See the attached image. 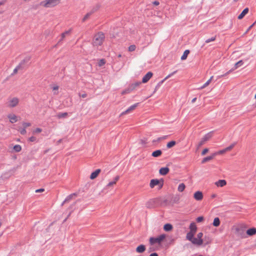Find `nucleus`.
<instances>
[{"label":"nucleus","mask_w":256,"mask_h":256,"mask_svg":"<svg viewBox=\"0 0 256 256\" xmlns=\"http://www.w3.org/2000/svg\"><path fill=\"white\" fill-rule=\"evenodd\" d=\"M254 23L253 24H252L251 26H250V28H248V30H249L250 28H252V27L253 26V25H254Z\"/></svg>","instance_id":"bf43d9fd"},{"label":"nucleus","mask_w":256,"mask_h":256,"mask_svg":"<svg viewBox=\"0 0 256 256\" xmlns=\"http://www.w3.org/2000/svg\"><path fill=\"white\" fill-rule=\"evenodd\" d=\"M100 171L101 170L100 169L96 170L94 172H92L90 176V178L91 180H94V178H96L98 176V175L100 174Z\"/></svg>","instance_id":"f3484780"},{"label":"nucleus","mask_w":256,"mask_h":256,"mask_svg":"<svg viewBox=\"0 0 256 256\" xmlns=\"http://www.w3.org/2000/svg\"><path fill=\"white\" fill-rule=\"evenodd\" d=\"M67 116H68V113L67 112L60 113V114H59L58 115V117L59 118H65V117H66Z\"/></svg>","instance_id":"ea45409f"},{"label":"nucleus","mask_w":256,"mask_h":256,"mask_svg":"<svg viewBox=\"0 0 256 256\" xmlns=\"http://www.w3.org/2000/svg\"><path fill=\"white\" fill-rule=\"evenodd\" d=\"M28 140L30 142H33L36 141V137L32 136L30 137L29 138Z\"/></svg>","instance_id":"3c124183"},{"label":"nucleus","mask_w":256,"mask_h":256,"mask_svg":"<svg viewBox=\"0 0 256 256\" xmlns=\"http://www.w3.org/2000/svg\"><path fill=\"white\" fill-rule=\"evenodd\" d=\"M120 179V176H116L112 181L109 182L107 185L106 186V188H110V187H112L114 186H115L117 182H118V180H119Z\"/></svg>","instance_id":"f8f14e48"},{"label":"nucleus","mask_w":256,"mask_h":256,"mask_svg":"<svg viewBox=\"0 0 256 256\" xmlns=\"http://www.w3.org/2000/svg\"><path fill=\"white\" fill-rule=\"evenodd\" d=\"M228 152L227 150H226V148L223 149V150H220L219 151H218V152H216L214 154H215V156L216 155V154H218V155H222V154H225L226 152Z\"/></svg>","instance_id":"473e14b6"},{"label":"nucleus","mask_w":256,"mask_h":256,"mask_svg":"<svg viewBox=\"0 0 256 256\" xmlns=\"http://www.w3.org/2000/svg\"><path fill=\"white\" fill-rule=\"evenodd\" d=\"M54 94H58V92H54Z\"/></svg>","instance_id":"338daca9"},{"label":"nucleus","mask_w":256,"mask_h":256,"mask_svg":"<svg viewBox=\"0 0 256 256\" xmlns=\"http://www.w3.org/2000/svg\"><path fill=\"white\" fill-rule=\"evenodd\" d=\"M166 238V234H162L156 238L152 237L150 238V243L153 245L155 244H160Z\"/></svg>","instance_id":"0eeeda50"},{"label":"nucleus","mask_w":256,"mask_h":256,"mask_svg":"<svg viewBox=\"0 0 256 256\" xmlns=\"http://www.w3.org/2000/svg\"><path fill=\"white\" fill-rule=\"evenodd\" d=\"M189 228L190 230L186 235V239L187 240H190L192 237L194 236L197 230L196 226L194 222H192L190 224Z\"/></svg>","instance_id":"39448f33"},{"label":"nucleus","mask_w":256,"mask_h":256,"mask_svg":"<svg viewBox=\"0 0 256 256\" xmlns=\"http://www.w3.org/2000/svg\"><path fill=\"white\" fill-rule=\"evenodd\" d=\"M216 40V36H214V37H212L210 38H208V39H207L206 40V43H209L211 42H213V41H214Z\"/></svg>","instance_id":"37998d69"},{"label":"nucleus","mask_w":256,"mask_h":256,"mask_svg":"<svg viewBox=\"0 0 256 256\" xmlns=\"http://www.w3.org/2000/svg\"><path fill=\"white\" fill-rule=\"evenodd\" d=\"M20 103V99L18 97L9 98L6 102V106L8 108H12L17 106Z\"/></svg>","instance_id":"20e7f679"},{"label":"nucleus","mask_w":256,"mask_h":256,"mask_svg":"<svg viewBox=\"0 0 256 256\" xmlns=\"http://www.w3.org/2000/svg\"><path fill=\"white\" fill-rule=\"evenodd\" d=\"M44 188L38 189V190H36V193L42 192H44Z\"/></svg>","instance_id":"603ef678"},{"label":"nucleus","mask_w":256,"mask_h":256,"mask_svg":"<svg viewBox=\"0 0 256 256\" xmlns=\"http://www.w3.org/2000/svg\"><path fill=\"white\" fill-rule=\"evenodd\" d=\"M176 144V142L174 140H172L168 142L166 144V147L167 148H170L173 146H174Z\"/></svg>","instance_id":"7c9ffc66"},{"label":"nucleus","mask_w":256,"mask_h":256,"mask_svg":"<svg viewBox=\"0 0 256 256\" xmlns=\"http://www.w3.org/2000/svg\"><path fill=\"white\" fill-rule=\"evenodd\" d=\"M254 98H255V99H256V94L254 96Z\"/></svg>","instance_id":"0e129e2a"},{"label":"nucleus","mask_w":256,"mask_h":256,"mask_svg":"<svg viewBox=\"0 0 256 256\" xmlns=\"http://www.w3.org/2000/svg\"><path fill=\"white\" fill-rule=\"evenodd\" d=\"M86 96H87V94L86 93L80 94V96L82 97V98H85L86 97Z\"/></svg>","instance_id":"864d4df0"},{"label":"nucleus","mask_w":256,"mask_h":256,"mask_svg":"<svg viewBox=\"0 0 256 256\" xmlns=\"http://www.w3.org/2000/svg\"><path fill=\"white\" fill-rule=\"evenodd\" d=\"M214 156H215V154H213L212 156L206 157L204 158H203V160L202 161V164H204L208 161H210L211 160H212L214 158Z\"/></svg>","instance_id":"a878e982"},{"label":"nucleus","mask_w":256,"mask_h":256,"mask_svg":"<svg viewBox=\"0 0 256 256\" xmlns=\"http://www.w3.org/2000/svg\"><path fill=\"white\" fill-rule=\"evenodd\" d=\"M174 72H173L172 74H168V76H166L164 78V79L162 80V81L160 82V84L163 83V82H164L165 80H166L167 78H170V77L171 76H172V75Z\"/></svg>","instance_id":"8fccbe9b"},{"label":"nucleus","mask_w":256,"mask_h":256,"mask_svg":"<svg viewBox=\"0 0 256 256\" xmlns=\"http://www.w3.org/2000/svg\"><path fill=\"white\" fill-rule=\"evenodd\" d=\"M136 48V46L135 45H134V44L130 45L128 47V51L133 52V51L135 50Z\"/></svg>","instance_id":"4c0bfd02"},{"label":"nucleus","mask_w":256,"mask_h":256,"mask_svg":"<svg viewBox=\"0 0 256 256\" xmlns=\"http://www.w3.org/2000/svg\"><path fill=\"white\" fill-rule=\"evenodd\" d=\"M122 56V55L120 54H118V58H120Z\"/></svg>","instance_id":"052dcab7"},{"label":"nucleus","mask_w":256,"mask_h":256,"mask_svg":"<svg viewBox=\"0 0 256 256\" xmlns=\"http://www.w3.org/2000/svg\"><path fill=\"white\" fill-rule=\"evenodd\" d=\"M134 90L131 84H130L127 88H126L125 90H123L121 92L122 95H124L128 94H130L132 92L134 91Z\"/></svg>","instance_id":"2eb2a0df"},{"label":"nucleus","mask_w":256,"mask_h":256,"mask_svg":"<svg viewBox=\"0 0 256 256\" xmlns=\"http://www.w3.org/2000/svg\"><path fill=\"white\" fill-rule=\"evenodd\" d=\"M21 68V66L20 65L18 66L14 70V74L16 73Z\"/></svg>","instance_id":"a18cd8bd"},{"label":"nucleus","mask_w":256,"mask_h":256,"mask_svg":"<svg viewBox=\"0 0 256 256\" xmlns=\"http://www.w3.org/2000/svg\"><path fill=\"white\" fill-rule=\"evenodd\" d=\"M59 88V86L57 85H54L52 87V90L53 91H58Z\"/></svg>","instance_id":"49530a36"},{"label":"nucleus","mask_w":256,"mask_h":256,"mask_svg":"<svg viewBox=\"0 0 256 256\" xmlns=\"http://www.w3.org/2000/svg\"><path fill=\"white\" fill-rule=\"evenodd\" d=\"M196 98H194L192 100V103L194 102H196Z\"/></svg>","instance_id":"4d7b16f0"},{"label":"nucleus","mask_w":256,"mask_h":256,"mask_svg":"<svg viewBox=\"0 0 256 256\" xmlns=\"http://www.w3.org/2000/svg\"><path fill=\"white\" fill-rule=\"evenodd\" d=\"M202 256V255H200V256Z\"/></svg>","instance_id":"774afa93"},{"label":"nucleus","mask_w":256,"mask_h":256,"mask_svg":"<svg viewBox=\"0 0 256 256\" xmlns=\"http://www.w3.org/2000/svg\"><path fill=\"white\" fill-rule=\"evenodd\" d=\"M173 228V226L172 224H166L164 226V230L166 232H170L171 231Z\"/></svg>","instance_id":"5701e85b"},{"label":"nucleus","mask_w":256,"mask_h":256,"mask_svg":"<svg viewBox=\"0 0 256 256\" xmlns=\"http://www.w3.org/2000/svg\"><path fill=\"white\" fill-rule=\"evenodd\" d=\"M212 136V132H210L206 134L196 144L197 149H199L202 145L205 144Z\"/></svg>","instance_id":"423d86ee"},{"label":"nucleus","mask_w":256,"mask_h":256,"mask_svg":"<svg viewBox=\"0 0 256 256\" xmlns=\"http://www.w3.org/2000/svg\"><path fill=\"white\" fill-rule=\"evenodd\" d=\"M242 64H243V62H242V60H240L238 61V62H237L235 64L234 68L232 69L231 70H229L225 74H224L222 76H226V75L228 74H230L232 70L237 69L240 66H241Z\"/></svg>","instance_id":"ddd939ff"},{"label":"nucleus","mask_w":256,"mask_h":256,"mask_svg":"<svg viewBox=\"0 0 256 256\" xmlns=\"http://www.w3.org/2000/svg\"><path fill=\"white\" fill-rule=\"evenodd\" d=\"M13 150L14 152H20L22 150V146L19 144H16L13 147Z\"/></svg>","instance_id":"c756f323"},{"label":"nucleus","mask_w":256,"mask_h":256,"mask_svg":"<svg viewBox=\"0 0 256 256\" xmlns=\"http://www.w3.org/2000/svg\"><path fill=\"white\" fill-rule=\"evenodd\" d=\"M104 35L102 32H100L96 34L93 39V46L98 47L101 46L104 40Z\"/></svg>","instance_id":"f03ea898"},{"label":"nucleus","mask_w":256,"mask_h":256,"mask_svg":"<svg viewBox=\"0 0 256 256\" xmlns=\"http://www.w3.org/2000/svg\"><path fill=\"white\" fill-rule=\"evenodd\" d=\"M156 186H158L160 188H161L163 186V180L157 179L152 180L150 183V188H152Z\"/></svg>","instance_id":"6e6552de"},{"label":"nucleus","mask_w":256,"mask_h":256,"mask_svg":"<svg viewBox=\"0 0 256 256\" xmlns=\"http://www.w3.org/2000/svg\"><path fill=\"white\" fill-rule=\"evenodd\" d=\"M139 103H136L134 104L131 106H130L129 108H128L125 111L122 112L120 114V116L125 115L126 114H128L133 110H134L138 106Z\"/></svg>","instance_id":"1a4fd4ad"},{"label":"nucleus","mask_w":256,"mask_h":256,"mask_svg":"<svg viewBox=\"0 0 256 256\" xmlns=\"http://www.w3.org/2000/svg\"><path fill=\"white\" fill-rule=\"evenodd\" d=\"M60 3V0H44L40 4L41 6L46 8H53L58 6Z\"/></svg>","instance_id":"f257e3e1"},{"label":"nucleus","mask_w":256,"mask_h":256,"mask_svg":"<svg viewBox=\"0 0 256 256\" xmlns=\"http://www.w3.org/2000/svg\"><path fill=\"white\" fill-rule=\"evenodd\" d=\"M71 30H66L65 32H62V34H61V40H63L65 37L68 36V35H69L70 32H71Z\"/></svg>","instance_id":"bb28decb"},{"label":"nucleus","mask_w":256,"mask_h":256,"mask_svg":"<svg viewBox=\"0 0 256 256\" xmlns=\"http://www.w3.org/2000/svg\"><path fill=\"white\" fill-rule=\"evenodd\" d=\"M203 233L202 232H198L196 238L192 236L190 240H188L192 244L196 246H201L203 245L204 241L202 239Z\"/></svg>","instance_id":"7ed1b4c3"},{"label":"nucleus","mask_w":256,"mask_h":256,"mask_svg":"<svg viewBox=\"0 0 256 256\" xmlns=\"http://www.w3.org/2000/svg\"><path fill=\"white\" fill-rule=\"evenodd\" d=\"M141 84V82H135L133 84H130L134 90H135L137 87L139 86Z\"/></svg>","instance_id":"f704fd0d"},{"label":"nucleus","mask_w":256,"mask_h":256,"mask_svg":"<svg viewBox=\"0 0 256 256\" xmlns=\"http://www.w3.org/2000/svg\"><path fill=\"white\" fill-rule=\"evenodd\" d=\"M150 256H158L156 253H152L150 255Z\"/></svg>","instance_id":"6e6d98bb"},{"label":"nucleus","mask_w":256,"mask_h":256,"mask_svg":"<svg viewBox=\"0 0 256 256\" xmlns=\"http://www.w3.org/2000/svg\"><path fill=\"white\" fill-rule=\"evenodd\" d=\"M213 78H214V76H210V78L208 80H210V82H211Z\"/></svg>","instance_id":"13d9d810"},{"label":"nucleus","mask_w":256,"mask_h":256,"mask_svg":"<svg viewBox=\"0 0 256 256\" xmlns=\"http://www.w3.org/2000/svg\"><path fill=\"white\" fill-rule=\"evenodd\" d=\"M169 168L168 167L162 168L159 170V172L161 175L165 176L169 172Z\"/></svg>","instance_id":"6ab92c4d"},{"label":"nucleus","mask_w":256,"mask_h":256,"mask_svg":"<svg viewBox=\"0 0 256 256\" xmlns=\"http://www.w3.org/2000/svg\"><path fill=\"white\" fill-rule=\"evenodd\" d=\"M162 154V152L161 150H158L152 152V156L156 158L160 156Z\"/></svg>","instance_id":"b1692460"},{"label":"nucleus","mask_w":256,"mask_h":256,"mask_svg":"<svg viewBox=\"0 0 256 256\" xmlns=\"http://www.w3.org/2000/svg\"><path fill=\"white\" fill-rule=\"evenodd\" d=\"M72 196H73L72 195H70V196H69V198H72Z\"/></svg>","instance_id":"680f3d73"},{"label":"nucleus","mask_w":256,"mask_h":256,"mask_svg":"<svg viewBox=\"0 0 256 256\" xmlns=\"http://www.w3.org/2000/svg\"><path fill=\"white\" fill-rule=\"evenodd\" d=\"M42 132V129L40 128H36L32 131L34 134H40Z\"/></svg>","instance_id":"e433bc0d"},{"label":"nucleus","mask_w":256,"mask_h":256,"mask_svg":"<svg viewBox=\"0 0 256 256\" xmlns=\"http://www.w3.org/2000/svg\"><path fill=\"white\" fill-rule=\"evenodd\" d=\"M215 184L218 187H223L226 184V182L224 180H220L216 182Z\"/></svg>","instance_id":"dca6fc26"},{"label":"nucleus","mask_w":256,"mask_h":256,"mask_svg":"<svg viewBox=\"0 0 256 256\" xmlns=\"http://www.w3.org/2000/svg\"><path fill=\"white\" fill-rule=\"evenodd\" d=\"M210 80H208L206 82H205L203 86H202L200 88L198 89L199 90H202L205 88H206V86H208L210 84Z\"/></svg>","instance_id":"c9c22d12"},{"label":"nucleus","mask_w":256,"mask_h":256,"mask_svg":"<svg viewBox=\"0 0 256 256\" xmlns=\"http://www.w3.org/2000/svg\"><path fill=\"white\" fill-rule=\"evenodd\" d=\"M220 220L218 218H215L212 222V225L214 226L218 227L220 225Z\"/></svg>","instance_id":"393cba45"},{"label":"nucleus","mask_w":256,"mask_h":256,"mask_svg":"<svg viewBox=\"0 0 256 256\" xmlns=\"http://www.w3.org/2000/svg\"><path fill=\"white\" fill-rule=\"evenodd\" d=\"M8 118L10 122L13 124L18 122V116L14 114H8Z\"/></svg>","instance_id":"9d476101"},{"label":"nucleus","mask_w":256,"mask_h":256,"mask_svg":"<svg viewBox=\"0 0 256 256\" xmlns=\"http://www.w3.org/2000/svg\"><path fill=\"white\" fill-rule=\"evenodd\" d=\"M189 53H190L189 50H186L183 53L182 56H181V60H186Z\"/></svg>","instance_id":"c85d7f7f"},{"label":"nucleus","mask_w":256,"mask_h":256,"mask_svg":"<svg viewBox=\"0 0 256 256\" xmlns=\"http://www.w3.org/2000/svg\"><path fill=\"white\" fill-rule=\"evenodd\" d=\"M174 72H173L172 74H168V76H166L164 78V79L162 80V81L160 82V84L163 83V82H164L165 80H166L167 78H170V77L171 76H172V75Z\"/></svg>","instance_id":"09e8293b"},{"label":"nucleus","mask_w":256,"mask_h":256,"mask_svg":"<svg viewBox=\"0 0 256 256\" xmlns=\"http://www.w3.org/2000/svg\"><path fill=\"white\" fill-rule=\"evenodd\" d=\"M204 220V218L202 216L198 217L196 220L198 222H202Z\"/></svg>","instance_id":"79ce46f5"},{"label":"nucleus","mask_w":256,"mask_h":256,"mask_svg":"<svg viewBox=\"0 0 256 256\" xmlns=\"http://www.w3.org/2000/svg\"><path fill=\"white\" fill-rule=\"evenodd\" d=\"M26 128H23L20 129L19 131L22 134H25L26 132Z\"/></svg>","instance_id":"c03bdc74"},{"label":"nucleus","mask_w":256,"mask_h":256,"mask_svg":"<svg viewBox=\"0 0 256 256\" xmlns=\"http://www.w3.org/2000/svg\"><path fill=\"white\" fill-rule=\"evenodd\" d=\"M204 245L206 246V245H208V244H210L212 242V238H210V236H204Z\"/></svg>","instance_id":"412c9836"},{"label":"nucleus","mask_w":256,"mask_h":256,"mask_svg":"<svg viewBox=\"0 0 256 256\" xmlns=\"http://www.w3.org/2000/svg\"><path fill=\"white\" fill-rule=\"evenodd\" d=\"M153 74L149 72H148L142 78V83H146L147 82L152 76Z\"/></svg>","instance_id":"4468645a"},{"label":"nucleus","mask_w":256,"mask_h":256,"mask_svg":"<svg viewBox=\"0 0 256 256\" xmlns=\"http://www.w3.org/2000/svg\"><path fill=\"white\" fill-rule=\"evenodd\" d=\"M186 188V186L184 183L180 184L178 188V190L180 192H182Z\"/></svg>","instance_id":"cd10ccee"},{"label":"nucleus","mask_w":256,"mask_h":256,"mask_svg":"<svg viewBox=\"0 0 256 256\" xmlns=\"http://www.w3.org/2000/svg\"><path fill=\"white\" fill-rule=\"evenodd\" d=\"M246 234L249 236H252L256 234V228H252L248 229L246 232Z\"/></svg>","instance_id":"aec40b11"},{"label":"nucleus","mask_w":256,"mask_h":256,"mask_svg":"<svg viewBox=\"0 0 256 256\" xmlns=\"http://www.w3.org/2000/svg\"><path fill=\"white\" fill-rule=\"evenodd\" d=\"M92 12L87 13L86 14H85L84 16V18H82V21L83 22H84L86 20H88L90 18V16L92 15Z\"/></svg>","instance_id":"2f4dec72"},{"label":"nucleus","mask_w":256,"mask_h":256,"mask_svg":"<svg viewBox=\"0 0 256 256\" xmlns=\"http://www.w3.org/2000/svg\"><path fill=\"white\" fill-rule=\"evenodd\" d=\"M146 250V247L143 244H140L136 248V251L138 253H142Z\"/></svg>","instance_id":"4be33fe9"},{"label":"nucleus","mask_w":256,"mask_h":256,"mask_svg":"<svg viewBox=\"0 0 256 256\" xmlns=\"http://www.w3.org/2000/svg\"><path fill=\"white\" fill-rule=\"evenodd\" d=\"M208 152V148H206L203 150L202 152V156L205 155Z\"/></svg>","instance_id":"de8ad7c7"},{"label":"nucleus","mask_w":256,"mask_h":256,"mask_svg":"<svg viewBox=\"0 0 256 256\" xmlns=\"http://www.w3.org/2000/svg\"><path fill=\"white\" fill-rule=\"evenodd\" d=\"M22 126L24 128H26L28 127H29L31 126V124L30 122H24L22 123Z\"/></svg>","instance_id":"a19ab883"},{"label":"nucleus","mask_w":256,"mask_h":256,"mask_svg":"<svg viewBox=\"0 0 256 256\" xmlns=\"http://www.w3.org/2000/svg\"><path fill=\"white\" fill-rule=\"evenodd\" d=\"M203 197L202 192L200 191H197L194 194V198L198 201L202 200L203 198Z\"/></svg>","instance_id":"9b49d317"},{"label":"nucleus","mask_w":256,"mask_h":256,"mask_svg":"<svg viewBox=\"0 0 256 256\" xmlns=\"http://www.w3.org/2000/svg\"><path fill=\"white\" fill-rule=\"evenodd\" d=\"M105 63V60L104 59H101L98 61V64L100 66H102L104 65Z\"/></svg>","instance_id":"58836bf2"},{"label":"nucleus","mask_w":256,"mask_h":256,"mask_svg":"<svg viewBox=\"0 0 256 256\" xmlns=\"http://www.w3.org/2000/svg\"><path fill=\"white\" fill-rule=\"evenodd\" d=\"M236 144V142L228 146L226 148V150H227V152L230 151L234 148V146H235Z\"/></svg>","instance_id":"72a5a7b5"},{"label":"nucleus","mask_w":256,"mask_h":256,"mask_svg":"<svg viewBox=\"0 0 256 256\" xmlns=\"http://www.w3.org/2000/svg\"><path fill=\"white\" fill-rule=\"evenodd\" d=\"M152 4L154 6H158L160 4V2L158 1H154L152 2Z\"/></svg>","instance_id":"5fc2aeb1"},{"label":"nucleus","mask_w":256,"mask_h":256,"mask_svg":"<svg viewBox=\"0 0 256 256\" xmlns=\"http://www.w3.org/2000/svg\"><path fill=\"white\" fill-rule=\"evenodd\" d=\"M248 8H244L240 13V14L238 16V20H242L248 12Z\"/></svg>","instance_id":"a211bd4d"},{"label":"nucleus","mask_w":256,"mask_h":256,"mask_svg":"<svg viewBox=\"0 0 256 256\" xmlns=\"http://www.w3.org/2000/svg\"><path fill=\"white\" fill-rule=\"evenodd\" d=\"M150 202H148V204H147V205H148V204ZM147 207H148L149 208V206H147Z\"/></svg>","instance_id":"69168bd1"},{"label":"nucleus","mask_w":256,"mask_h":256,"mask_svg":"<svg viewBox=\"0 0 256 256\" xmlns=\"http://www.w3.org/2000/svg\"><path fill=\"white\" fill-rule=\"evenodd\" d=\"M1 226H2V222H1V221L0 220V227Z\"/></svg>","instance_id":"e2e57ef3"}]
</instances>
